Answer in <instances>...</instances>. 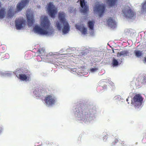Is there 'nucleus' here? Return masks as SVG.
<instances>
[{"instance_id": "nucleus-2", "label": "nucleus", "mask_w": 146, "mask_h": 146, "mask_svg": "<svg viewBox=\"0 0 146 146\" xmlns=\"http://www.w3.org/2000/svg\"><path fill=\"white\" fill-rule=\"evenodd\" d=\"M66 14L63 12L58 13V18L63 26L62 29V32L64 34L68 33L70 31V27L68 22L66 19Z\"/></svg>"}, {"instance_id": "nucleus-32", "label": "nucleus", "mask_w": 146, "mask_h": 146, "mask_svg": "<svg viewBox=\"0 0 146 146\" xmlns=\"http://www.w3.org/2000/svg\"><path fill=\"white\" fill-rule=\"evenodd\" d=\"M52 146H58L57 144H53Z\"/></svg>"}, {"instance_id": "nucleus-27", "label": "nucleus", "mask_w": 146, "mask_h": 146, "mask_svg": "<svg viewBox=\"0 0 146 146\" xmlns=\"http://www.w3.org/2000/svg\"><path fill=\"white\" fill-rule=\"evenodd\" d=\"M118 140L117 139H115L114 141L113 142V145H115L116 143H117L118 142Z\"/></svg>"}, {"instance_id": "nucleus-35", "label": "nucleus", "mask_w": 146, "mask_h": 146, "mask_svg": "<svg viewBox=\"0 0 146 146\" xmlns=\"http://www.w3.org/2000/svg\"><path fill=\"white\" fill-rule=\"evenodd\" d=\"M39 95V94H38L37 95V96H38Z\"/></svg>"}, {"instance_id": "nucleus-5", "label": "nucleus", "mask_w": 146, "mask_h": 146, "mask_svg": "<svg viewBox=\"0 0 146 146\" xmlns=\"http://www.w3.org/2000/svg\"><path fill=\"white\" fill-rule=\"evenodd\" d=\"M48 11L51 17L54 18L57 12V9L51 3H49L48 8Z\"/></svg>"}, {"instance_id": "nucleus-18", "label": "nucleus", "mask_w": 146, "mask_h": 146, "mask_svg": "<svg viewBox=\"0 0 146 146\" xmlns=\"http://www.w3.org/2000/svg\"><path fill=\"white\" fill-rule=\"evenodd\" d=\"M117 0H108L109 5L110 6H113L115 5Z\"/></svg>"}, {"instance_id": "nucleus-6", "label": "nucleus", "mask_w": 146, "mask_h": 146, "mask_svg": "<svg viewBox=\"0 0 146 146\" xmlns=\"http://www.w3.org/2000/svg\"><path fill=\"white\" fill-rule=\"evenodd\" d=\"M44 101L47 105L51 106L54 105L55 102V98L51 95L46 96Z\"/></svg>"}, {"instance_id": "nucleus-21", "label": "nucleus", "mask_w": 146, "mask_h": 146, "mask_svg": "<svg viewBox=\"0 0 146 146\" xmlns=\"http://www.w3.org/2000/svg\"><path fill=\"white\" fill-rule=\"evenodd\" d=\"M141 11L143 12L146 11V0L142 3Z\"/></svg>"}, {"instance_id": "nucleus-29", "label": "nucleus", "mask_w": 146, "mask_h": 146, "mask_svg": "<svg viewBox=\"0 0 146 146\" xmlns=\"http://www.w3.org/2000/svg\"><path fill=\"white\" fill-rule=\"evenodd\" d=\"M24 72L25 73L27 74L29 73V71L27 69H25L24 70Z\"/></svg>"}, {"instance_id": "nucleus-33", "label": "nucleus", "mask_w": 146, "mask_h": 146, "mask_svg": "<svg viewBox=\"0 0 146 146\" xmlns=\"http://www.w3.org/2000/svg\"><path fill=\"white\" fill-rule=\"evenodd\" d=\"M126 101L127 102H128V98H127V99H126Z\"/></svg>"}, {"instance_id": "nucleus-31", "label": "nucleus", "mask_w": 146, "mask_h": 146, "mask_svg": "<svg viewBox=\"0 0 146 146\" xmlns=\"http://www.w3.org/2000/svg\"><path fill=\"white\" fill-rule=\"evenodd\" d=\"M144 61H145V62H146V56H145L144 58Z\"/></svg>"}, {"instance_id": "nucleus-1", "label": "nucleus", "mask_w": 146, "mask_h": 146, "mask_svg": "<svg viewBox=\"0 0 146 146\" xmlns=\"http://www.w3.org/2000/svg\"><path fill=\"white\" fill-rule=\"evenodd\" d=\"M50 22L47 17L44 16L41 19L40 27L37 25L35 26L34 29L36 33L41 35H46L48 33V31L51 30Z\"/></svg>"}, {"instance_id": "nucleus-9", "label": "nucleus", "mask_w": 146, "mask_h": 146, "mask_svg": "<svg viewBox=\"0 0 146 146\" xmlns=\"http://www.w3.org/2000/svg\"><path fill=\"white\" fill-rule=\"evenodd\" d=\"M96 9L100 17L102 16L105 10V7L104 5H99L96 6Z\"/></svg>"}, {"instance_id": "nucleus-14", "label": "nucleus", "mask_w": 146, "mask_h": 146, "mask_svg": "<svg viewBox=\"0 0 146 146\" xmlns=\"http://www.w3.org/2000/svg\"><path fill=\"white\" fill-rule=\"evenodd\" d=\"M80 1L81 6L82 8H84L82 10V12L84 13H86L88 11V8L87 6L85 5V0H80Z\"/></svg>"}, {"instance_id": "nucleus-19", "label": "nucleus", "mask_w": 146, "mask_h": 146, "mask_svg": "<svg viewBox=\"0 0 146 146\" xmlns=\"http://www.w3.org/2000/svg\"><path fill=\"white\" fill-rule=\"evenodd\" d=\"M135 55L137 57H139L142 55V52L137 50L135 51Z\"/></svg>"}, {"instance_id": "nucleus-8", "label": "nucleus", "mask_w": 146, "mask_h": 146, "mask_svg": "<svg viewBox=\"0 0 146 146\" xmlns=\"http://www.w3.org/2000/svg\"><path fill=\"white\" fill-rule=\"evenodd\" d=\"M15 26L17 30H20L25 25V21L23 19H18L15 21Z\"/></svg>"}, {"instance_id": "nucleus-20", "label": "nucleus", "mask_w": 146, "mask_h": 146, "mask_svg": "<svg viewBox=\"0 0 146 146\" xmlns=\"http://www.w3.org/2000/svg\"><path fill=\"white\" fill-rule=\"evenodd\" d=\"M94 25V22L92 21H89L88 22L89 27L91 29L93 30Z\"/></svg>"}, {"instance_id": "nucleus-15", "label": "nucleus", "mask_w": 146, "mask_h": 146, "mask_svg": "<svg viewBox=\"0 0 146 146\" xmlns=\"http://www.w3.org/2000/svg\"><path fill=\"white\" fill-rule=\"evenodd\" d=\"M80 31L82 34H86L87 33V29L83 26H80L77 27Z\"/></svg>"}, {"instance_id": "nucleus-25", "label": "nucleus", "mask_w": 146, "mask_h": 146, "mask_svg": "<svg viewBox=\"0 0 146 146\" xmlns=\"http://www.w3.org/2000/svg\"><path fill=\"white\" fill-rule=\"evenodd\" d=\"M87 110L85 109L82 111V114L84 116H86L88 115V113L87 112Z\"/></svg>"}, {"instance_id": "nucleus-34", "label": "nucleus", "mask_w": 146, "mask_h": 146, "mask_svg": "<svg viewBox=\"0 0 146 146\" xmlns=\"http://www.w3.org/2000/svg\"><path fill=\"white\" fill-rule=\"evenodd\" d=\"M34 92L35 93V94H36V92H35V91H34Z\"/></svg>"}, {"instance_id": "nucleus-10", "label": "nucleus", "mask_w": 146, "mask_h": 146, "mask_svg": "<svg viewBox=\"0 0 146 146\" xmlns=\"http://www.w3.org/2000/svg\"><path fill=\"white\" fill-rule=\"evenodd\" d=\"M29 0H22L21 2L19 3L17 6L18 11H20L25 7L29 3Z\"/></svg>"}, {"instance_id": "nucleus-4", "label": "nucleus", "mask_w": 146, "mask_h": 146, "mask_svg": "<svg viewBox=\"0 0 146 146\" xmlns=\"http://www.w3.org/2000/svg\"><path fill=\"white\" fill-rule=\"evenodd\" d=\"M122 12L124 16L127 18L132 19L135 17L136 14L129 6H125Z\"/></svg>"}, {"instance_id": "nucleus-28", "label": "nucleus", "mask_w": 146, "mask_h": 146, "mask_svg": "<svg viewBox=\"0 0 146 146\" xmlns=\"http://www.w3.org/2000/svg\"><path fill=\"white\" fill-rule=\"evenodd\" d=\"M98 70V68H92L90 70L92 72H95Z\"/></svg>"}, {"instance_id": "nucleus-11", "label": "nucleus", "mask_w": 146, "mask_h": 146, "mask_svg": "<svg viewBox=\"0 0 146 146\" xmlns=\"http://www.w3.org/2000/svg\"><path fill=\"white\" fill-rule=\"evenodd\" d=\"M16 11H15L13 7L11 6L9 7V9L7 13V17L8 18H11L13 17L16 13Z\"/></svg>"}, {"instance_id": "nucleus-13", "label": "nucleus", "mask_w": 146, "mask_h": 146, "mask_svg": "<svg viewBox=\"0 0 146 146\" xmlns=\"http://www.w3.org/2000/svg\"><path fill=\"white\" fill-rule=\"evenodd\" d=\"M107 24L108 26L111 28H114L116 25L115 21L111 17L109 18L107 21Z\"/></svg>"}, {"instance_id": "nucleus-16", "label": "nucleus", "mask_w": 146, "mask_h": 146, "mask_svg": "<svg viewBox=\"0 0 146 146\" xmlns=\"http://www.w3.org/2000/svg\"><path fill=\"white\" fill-rule=\"evenodd\" d=\"M128 53V51L127 50H122L120 52H118L117 54L118 57H119L122 56H127Z\"/></svg>"}, {"instance_id": "nucleus-17", "label": "nucleus", "mask_w": 146, "mask_h": 146, "mask_svg": "<svg viewBox=\"0 0 146 146\" xmlns=\"http://www.w3.org/2000/svg\"><path fill=\"white\" fill-rule=\"evenodd\" d=\"M5 14V9L4 8H3L0 9V19L4 18Z\"/></svg>"}, {"instance_id": "nucleus-23", "label": "nucleus", "mask_w": 146, "mask_h": 146, "mask_svg": "<svg viewBox=\"0 0 146 146\" xmlns=\"http://www.w3.org/2000/svg\"><path fill=\"white\" fill-rule=\"evenodd\" d=\"M56 26L57 29L59 30L61 29L62 26L60 22L58 21H57L56 23Z\"/></svg>"}, {"instance_id": "nucleus-7", "label": "nucleus", "mask_w": 146, "mask_h": 146, "mask_svg": "<svg viewBox=\"0 0 146 146\" xmlns=\"http://www.w3.org/2000/svg\"><path fill=\"white\" fill-rule=\"evenodd\" d=\"M15 74L18 78L22 81H26L29 80V77L25 74L21 73V70L20 69L17 70Z\"/></svg>"}, {"instance_id": "nucleus-22", "label": "nucleus", "mask_w": 146, "mask_h": 146, "mask_svg": "<svg viewBox=\"0 0 146 146\" xmlns=\"http://www.w3.org/2000/svg\"><path fill=\"white\" fill-rule=\"evenodd\" d=\"M112 64L114 66H115L119 64V62L116 59L113 58L112 61Z\"/></svg>"}, {"instance_id": "nucleus-3", "label": "nucleus", "mask_w": 146, "mask_h": 146, "mask_svg": "<svg viewBox=\"0 0 146 146\" xmlns=\"http://www.w3.org/2000/svg\"><path fill=\"white\" fill-rule=\"evenodd\" d=\"M143 98L139 94L136 95L131 100V104L135 108H139L141 106Z\"/></svg>"}, {"instance_id": "nucleus-24", "label": "nucleus", "mask_w": 146, "mask_h": 146, "mask_svg": "<svg viewBox=\"0 0 146 146\" xmlns=\"http://www.w3.org/2000/svg\"><path fill=\"white\" fill-rule=\"evenodd\" d=\"M44 52V50L42 49H39L37 51V52L39 55H41Z\"/></svg>"}, {"instance_id": "nucleus-12", "label": "nucleus", "mask_w": 146, "mask_h": 146, "mask_svg": "<svg viewBox=\"0 0 146 146\" xmlns=\"http://www.w3.org/2000/svg\"><path fill=\"white\" fill-rule=\"evenodd\" d=\"M27 19L28 25L29 26H31L33 24L34 22V19L33 15H30L27 13Z\"/></svg>"}, {"instance_id": "nucleus-30", "label": "nucleus", "mask_w": 146, "mask_h": 146, "mask_svg": "<svg viewBox=\"0 0 146 146\" xmlns=\"http://www.w3.org/2000/svg\"><path fill=\"white\" fill-rule=\"evenodd\" d=\"M138 82V81L137 80V82L136 83V85L138 86H140V84H137V83Z\"/></svg>"}, {"instance_id": "nucleus-26", "label": "nucleus", "mask_w": 146, "mask_h": 146, "mask_svg": "<svg viewBox=\"0 0 146 146\" xmlns=\"http://www.w3.org/2000/svg\"><path fill=\"white\" fill-rule=\"evenodd\" d=\"M143 80L142 81V83L144 84L146 83V76H143Z\"/></svg>"}]
</instances>
